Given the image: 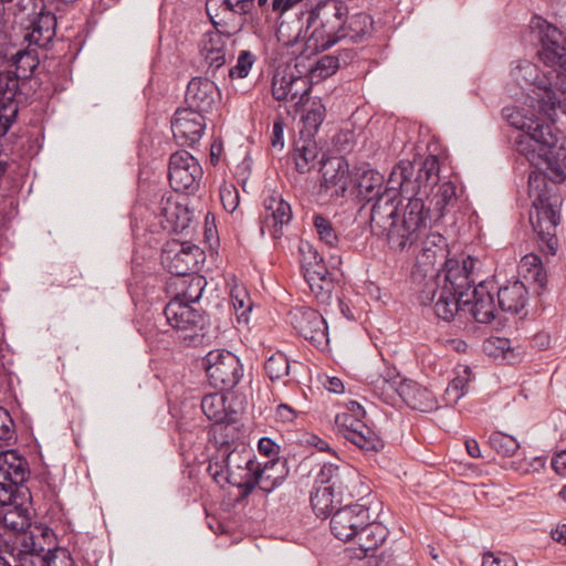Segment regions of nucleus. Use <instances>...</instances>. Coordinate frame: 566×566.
I'll use <instances>...</instances> for the list:
<instances>
[{
	"label": "nucleus",
	"instance_id": "nucleus-46",
	"mask_svg": "<svg viewBox=\"0 0 566 566\" xmlns=\"http://www.w3.org/2000/svg\"><path fill=\"white\" fill-rule=\"evenodd\" d=\"M255 486H259L261 491L264 493H270L280 484L274 483V481H271L268 474V470H262L260 468V464H255V469L252 470V474L248 478L243 489L241 490V495L243 497L249 496Z\"/></svg>",
	"mask_w": 566,
	"mask_h": 566
},
{
	"label": "nucleus",
	"instance_id": "nucleus-44",
	"mask_svg": "<svg viewBox=\"0 0 566 566\" xmlns=\"http://www.w3.org/2000/svg\"><path fill=\"white\" fill-rule=\"evenodd\" d=\"M470 373V368L465 366L461 371H458L457 376L449 382L443 395V400L447 405L457 403L468 392Z\"/></svg>",
	"mask_w": 566,
	"mask_h": 566
},
{
	"label": "nucleus",
	"instance_id": "nucleus-15",
	"mask_svg": "<svg viewBox=\"0 0 566 566\" xmlns=\"http://www.w3.org/2000/svg\"><path fill=\"white\" fill-rule=\"evenodd\" d=\"M202 168L198 160L188 151H176L170 156L168 179L176 192L193 193L199 188Z\"/></svg>",
	"mask_w": 566,
	"mask_h": 566
},
{
	"label": "nucleus",
	"instance_id": "nucleus-39",
	"mask_svg": "<svg viewBox=\"0 0 566 566\" xmlns=\"http://www.w3.org/2000/svg\"><path fill=\"white\" fill-rule=\"evenodd\" d=\"M248 11L237 10V6L232 3L230 8H226L223 12L212 21L213 30L222 33V35L231 39L242 28V14Z\"/></svg>",
	"mask_w": 566,
	"mask_h": 566
},
{
	"label": "nucleus",
	"instance_id": "nucleus-26",
	"mask_svg": "<svg viewBox=\"0 0 566 566\" xmlns=\"http://www.w3.org/2000/svg\"><path fill=\"white\" fill-rule=\"evenodd\" d=\"M399 400L421 412H429L437 408V400L432 391L411 379L403 378L400 385Z\"/></svg>",
	"mask_w": 566,
	"mask_h": 566
},
{
	"label": "nucleus",
	"instance_id": "nucleus-62",
	"mask_svg": "<svg viewBox=\"0 0 566 566\" xmlns=\"http://www.w3.org/2000/svg\"><path fill=\"white\" fill-rule=\"evenodd\" d=\"M259 452L269 458L273 457V459L279 458L277 454L280 452V446L276 444L271 438L263 437L258 442Z\"/></svg>",
	"mask_w": 566,
	"mask_h": 566
},
{
	"label": "nucleus",
	"instance_id": "nucleus-24",
	"mask_svg": "<svg viewBox=\"0 0 566 566\" xmlns=\"http://www.w3.org/2000/svg\"><path fill=\"white\" fill-rule=\"evenodd\" d=\"M337 462L324 463L315 478V482L319 486L337 490V495L342 496L354 472L347 463L342 462L339 459H337Z\"/></svg>",
	"mask_w": 566,
	"mask_h": 566
},
{
	"label": "nucleus",
	"instance_id": "nucleus-64",
	"mask_svg": "<svg viewBox=\"0 0 566 566\" xmlns=\"http://www.w3.org/2000/svg\"><path fill=\"white\" fill-rule=\"evenodd\" d=\"M275 416H276V419L282 422H292L296 417V412L289 405L281 403L276 408Z\"/></svg>",
	"mask_w": 566,
	"mask_h": 566
},
{
	"label": "nucleus",
	"instance_id": "nucleus-52",
	"mask_svg": "<svg viewBox=\"0 0 566 566\" xmlns=\"http://www.w3.org/2000/svg\"><path fill=\"white\" fill-rule=\"evenodd\" d=\"M289 90L291 91L290 102L294 103L295 106H300L308 99L311 91L310 82L306 77L295 75L291 72Z\"/></svg>",
	"mask_w": 566,
	"mask_h": 566
},
{
	"label": "nucleus",
	"instance_id": "nucleus-33",
	"mask_svg": "<svg viewBox=\"0 0 566 566\" xmlns=\"http://www.w3.org/2000/svg\"><path fill=\"white\" fill-rule=\"evenodd\" d=\"M0 472H2L6 478H11V480L20 484H24L30 474L28 461L25 458L20 455L15 450H2L1 448Z\"/></svg>",
	"mask_w": 566,
	"mask_h": 566
},
{
	"label": "nucleus",
	"instance_id": "nucleus-4",
	"mask_svg": "<svg viewBox=\"0 0 566 566\" xmlns=\"http://www.w3.org/2000/svg\"><path fill=\"white\" fill-rule=\"evenodd\" d=\"M348 7L339 0L318 2L306 14L305 29L300 28L297 38L306 40L307 46L325 51L344 40V18Z\"/></svg>",
	"mask_w": 566,
	"mask_h": 566
},
{
	"label": "nucleus",
	"instance_id": "nucleus-36",
	"mask_svg": "<svg viewBox=\"0 0 566 566\" xmlns=\"http://www.w3.org/2000/svg\"><path fill=\"white\" fill-rule=\"evenodd\" d=\"M344 39L352 42H359L370 35L374 29V20L366 12H357L344 18Z\"/></svg>",
	"mask_w": 566,
	"mask_h": 566
},
{
	"label": "nucleus",
	"instance_id": "nucleus-37",
	"mask_svg": "<svg viewBox=\"0 0 566 566\" xmlns=\"http://www.w3.org/2000/svg\"><path fill=\"white\" fill-rule=\"evenodd\" d=\"M455 201V186L451 181H446L438 186L430 200V207L424 205V209L430 210L431 220H439L444 216L447 208L453 206Z\"/></svg>",
	"mask_w": 566,
	"mask_h": 566
},
{
	"label": "nucleus",
	"instance_id": "nucleus-59",
	"mask_svg": "<svg viewBox=\"0 0 566 566\" xmlns=\"http://www.w3.org/2000/svg\"><path fill=\"white\" fill-rule=\"evenodd\" d=\"M232 3L231 0H207L206 11L210 21H214V19H217L226 8H230Z\"/></svg>",
	"mask_w": 566,
	"mask_h": 566
},
{
	"label": "nucleus",
	"instance_id": "nucleus-58",
	"mask_svg": "<svg viewBox=\"0 0 566 566\" xmlns=\"http://www.w3.org/2000/svg\"><path fill=\"white\" fill-rule=\"evenodd\" d=\"M339 67V59L335 55H324L318 59L316 63V70L319 71V75L327 77L334 74Z\"/></svg>",
	"mask_w": 566,
	"mask_h": 566
},
{
	"label": "nucleus",
	"instance_id": "nucleus-5",
	"mask_svg": "<svg viewBox=\"0 0 566 566\" xmlns=\"http://www.w3.org/2000/svg\"><path fill=\"white\" fill-rule=\"evenodd\" d=\"M11 66L14 72H0V136H4L13 123L18 106L15 95L19 88V78H29L39 65L35 50H19L11 56Z\"/></svg>",
	"mask_w": 566,
	"mask_h": 566
},
{
	"label": "nucleus",
	"instance_id": "nucleus-53",
	"mask_svg": "<svg viewBox=\"0 0 566 566\" xmlns=\"http://www.w3.org/2000/svg\"><path fill=\"white\" fill-rule=\"evenodd\" d=\"M555 109H559L566 115V86L564 80H560V83L557 84L553 92L546 95V99L541 106V111L547 114Z\"/></svg>",
	"mask_w": 566,
	"mask_h": 566
},
{
	"label": "nucleus",
	"instance_id": "nucleus-19",
	"mask_svg": "<svg viewBox=\"0 0 566 566\" xmlns=\"http://www.w3.org/2000/svg\"><path fill=\"white\" fill-rule=\"evenodd\" d=\"M511 77L522 88L532 90L537 96L539 107L544 104L546 95H549L559 83L541 73L537 65L528 60L517 61L511 70Z\"/></svg>",
	"mask_w": 566,
	"mask_h": 566
},
{
	"label": "nucleus",
	"instance_id": "nucleus-45",
	"mask_svg": "<svg viewBox=\"0 0 566 566\" xmlns=\"http://www.w3.org/2000/svg\"><path fill=\"white\" fill-rule=\"evenodd\" d=\"M27 488L0 472V509L10 506L25 497Z\"/></svg>",
	"mask_w": 566,
	"mask_h": 566
},
{
	"label": "nucleus",
	"instance_id": "nucleus-57",
	"mask_svg": "<svg viewBox=\"0 0 566 566\" xmlns=\"http://www.w3.org/2000/svg\"><path fill=\"white\" fill-rule=\"evenodd\" d=\"M545 463L546 459L544 457H534L530 460L524 459L522 461L514 462L513 468L522 474H528L539 472L545 467Z\"/></svg>",
	"mask_w": 566,
	"mask_h": 566
},
{
	"label": "nucleus",
	"instance_id": "nucleus-61",
	"mask_svg": "<svg viewBox=\"0 0 566 566\" xmlns=\"http://www.w3.org/2000/svg\"><path fill=\"white\" fill-rule=\"evenodd\" d=\"M284 122L282 118H276L273 123L271 145L273 148L282 150L284 147Z\"/></svg>",
	"mask_w": 566,
	"mask_h": 566
},
{
	"label": "nucleus",
	"instance_id": "nucleus-1",
	"mask_svg": "<svg viewBox=\"0 0 566 566\" xmlns=\"http://www.w3.org/2000/svg\"><path fill=\"white\" fill-rule=\"evenodd\" d=\"M474 264L475 259L470 255L447 259L443 268L426 280L419 293L421 304H433L436 315L446 322L458 312L468 311L478 323H491L496 311L492 293L495 287L492 282L481 281L470 297Z\"/></svg>",
	"mask_w": 566,
	"mask_h": 566
},
{
	"label": "nucleus",
	"instance_id": "nucleus-18",
	"mask_svg": "<svg viewBox=\"0 0 566 566\" xmlns=\"http://www.w3.org/2000/svg\"><path fill=\"white\" fill-rule=\"evenodd\" d=\"M369 509L361 503L345 505L336 510L331 518L332 534L343 542H348L358 535L368 524Z\"/></svg>",
	"mask_w": 566,
	"mask_h": 566
},
{
	"label": "nucleus",
	"instance_id": "nucleus-42",
	"mask_svg": "<svg viewBox=\"0 0 566 566\" xmlns=\"http://www.w3.org/2000/svg\"><path fill=\"white\" fill-rule=\"evenodd\" d=\"M44 10L43 0H14L8 8V14L21 15V22L28 21L34 24Z\"/></svg>",
	"mask_w": 566,
	"mask_h": 566
},
{
	"label": "nucleus",
	"instance_id": "nucleus-51",
	"mask_svg": "<svg viewBox=\"0 0 566 566\" xmlns=\"http://www.w3.org/2000/svg\"><path fill=\"white\" fill-rule=\"evenodd\" d=\"M255 60L256 57L251 51H241L238 55L237 63L231 67L226 66V77L229 76L231 80L245 78L254 65Z\"/></svg>",
	"mask_w": 566,
	"mask_h": 566
},
{
	"label": "nucleus",
	"instance_id": "nucleus-17",
	"mask_svg": "<svg viewBox=\"0 0 566 566\" xmlns=\"http://www.w3.org/2000/svg\"><path fill=\"white\" fill-rule=\"evenodd\" d=\"M221 92L209 77L196 76L190 80L185 94L186 108L208 116L218 109Z\"/></svg>",
	"mask_w": 566,
	"mask_h": 566
},
{
	"label": "nucleus",
	"instance_id": "nucleus-16",
	"mask_svg": "<svg viewBox=\"0 0 566 566\" xmlns=\"http://www.w3.org/2000/svg\"><path fill=\"white\" fill-rule=\"evenodd\" d=\"M365 416L339 412L335 417V424L344 438L365 451H379L384 441L364 421Z\"/></svg>",
	"mask_w": 566,
	"mask_h": 566
},
{
	"label": "nucleus",
	"instance_id": "nucleus-47",
	"mask_svg": "<svg viewBox=\"0 0 566 566\" xmlns=\"http://www.w3.org/2000/svg\"><path fill=\"white\" fill-rule=\"evenodd\" d=\"M264 369L272 381L281 380L290 374V360L284 353L276 352L265 360Z\"/></svg>",
	"mask_w": 566,
	"mask_h": 566
},
{
	"label": "nucleus",
	"instance_id": "nucleus-27",
	"mask_svg": "<svg viewBox=\"0 0 566 566\" xmlns=\"http://www.w3.org/2000/svg\"><path fill=\"white\" fill-rule=\"evenodd\" d=\"M388 536V530L381 523L371 522L370 513L368 514V524L361 528L356 536L358 543V558L367 557L375 552Z\"/></svg>",
	"mask_w": 566,
	"mask_h": 566
},
{
	"label": "nucleus",
	"instance_id": "nucleus-43",
	"mask_svg": "<svg viewBox=\"0 0 566 566\" xmlns=\"http://www.w3.org/2000/svg\"><path fill=\"white\" fill-rule=\"evenodd\" d=\"M209 434L211 437V441L216 444L217 451H219V449L231 450L234 446L243 444L235 441L237 432L232 422H219L217 424H212Z\"/></svg>",
	"mask_w": 566,
	"mask_h": 566
},
{
	"label": "nucleus",
	"instance_id": "nucleus-28",
	"mask_svg": "<svg viewBox=\"0 0 566 566\" xmlns=\"http://www.w3.org/2000/svg\"><path fill=\"white\" fill-rule=\"evenodd\" d=\"M527 303V290L521 281L497 289V305L503 312L517 314Z\"/></svg>",
	"mask_w": 566,
	"mask_h": 566
},
{
	"label": "nucleus",
	"instance_id": "nucleus-35",
	"mask_svg": "<svg viewBox=\"0 0 566 566\" xmlns=\"http://www.w3.org/2000/svg\"><path fill=\"white\" fill-rule=\"evenodd\" d=\"M319 150L315 140L311 137H301L294 148V163L300 174L311 171L318 163Z\"/></svg>",
	"mask_w": 566,
	"mask_h": 566
},
{
	"label": "nucleus",
	"instance_id": "nucleus-32",
	"mask_svg": "<svg viewBox=\"0 0 566 566\" xmlns=\"http://www.w3.org/2000/svg\"><path fill=\"white\" fill-rule=\"evenodd\" d=\"M12 507L3 512L0 509V524L14 534H17V543L27 534L31 527V517L29 510L22 505L21 502L11 504Z\"/></svg>",
	"mask_w": 566,
	"mask_h": 566
},
{
	"label": "nucleus",
	"instance_id": "nucleus-25",
	"mask_svg": "<svg viewBox=\"0 0 566 566\" xmlns=\"http://www.w3.org/2000/svg\"><path fill=\"white\" fill-rule=\"evenodd\" d=\"M428 211V218L426 220V228L421 232L419 239L411 247L406 250L412 249L416 251L420 247L421 258L424 264H434L438 258H444L446 251V239L438 232H428L429 224L431 222L430 210ZM405 251V249L402 250Z\"/></svg>",
	"mask_w": 566,
	"mask_h": 566
},
{
	"label": "nucleus",
	"instance_id": "nucleus-14",
	"mask_svg": "<svg viewBox=\"0 0 566 566\" xmlns=\"http://www.w3.org/2000/svg\"><path fill=\"white\" fill-rule=\"evenodd\" d=\"M20 545V560L27 562V556L41 558V566H51L56 558V554L61 553L66 556V549L54 545V533L48 526H35L33 531H29L22 535L18 542Z\"/></svg>",
	"mask_w": 566,
	"mask_h": 566
},
{
	"label": "nucleus",
	"instance_id": "nucleus-21",
	"mask_svg": "<svg viewBox=\"0 0 566 566\" xmlns=\"http://www.w3.org/2000/svg\"><path fill=\"white\" fill-rule=\"evenodd\" d=\"M158 218L163 229L174 233H184L191 222L189 209L175 200L172 195L161 197Z\"/></svg>",
	"mask_w": 566,
	"mask_h": 566
},
{
	"label": "nucleus",
	"instance_id": "nucleus-9",
	"mask_svg": "<svg viewBox=\"0 0 566 566\" xmlns=\"http://www.w3.org/2000/svg\"><path fill=\"white\" fill-rule=\"evenodd\" d=\"M531 28L533 32H536L541 44L539 60L554 69L558 78L566 77V36L564 33L541 18H534Z\"/></svg>",
	"mask_w": 566,
	"mask_h": 566
},
{
	"label": "nucleus",
	"instance_id": "nucleus-40",
	"mask_svg": "<svg viewBox=\"0 0 566 566\" xmlns=\"http://www.w3.org/2000/svg\"><path fill=\"white\" fill-rule=\"evenodd\" d=\"M326 108L321 101L311 102L310 106L302 115L303 128L301 129L302 137L313 138L317 133L319 126L324 122Z\"/></svg>",
	"mask_w": 566,
	"mask_h": 566
},
{
	"label": "nucleus",
	"instance_id": "nucleus-29",
	"mask_svg": "<svg viewBox=\"0 0 566 566\" xmlns=\"http://www.w3.org/2000/svg\"><path fill=\"white\" fill-rule=\"evenodd\" d=\"M201 410L212 424L234 421V411L227 406V397L221 390L205 395L201 399Z\"/></svg>",
	"mask_w": 566,
	"mask_h": 566
},
{
	"label": "nucleus",
	"instance_id": "nucleus-41",
	"mask_svg": "<svg viewBox=\"0 0 566 566\" xmlns=\"http://www.w3.org/2000/svg\"><path fill=\"white\" fill-rule=\"evenodd\" d=\"M335 497L339 501L337 490H331L325 486H318L311 494V505L318 517H327L333 514Z\"/></svg>",
	"mask_w": 566,
	"mask_h": 566
},
{
	"label": "nucleus",
	"instance_id": "nucleus-3",
	"mask_svg": "<svg viewBox=\"0 0 566 566\" xmlns=\"http://www.w3.org/2000/svg\"><path fill=\"white\" fill-rule=\"evenodd\" d=\"M557 136L553 132V143L543 145L536 143L534 158L525 157L533 166L545 163L551 174L532 170L528 175V195L532 198L534 212L530 222L541 242L542 250L555 254L558 248L556 228L560 222L563 199L557 191V184L566 180V146L557 147Z\"/></svg>",
	"mask_w": 566,
	"mask_h": 566
},
{
	"label": "nucleus",
	"instance_id": "nucleus-56",
	"mask_svg": "<svg viewBox=\"0 0 566 566\" xmlns=\"http://www.w3.org/2000/svg\"><path fill=\"white\" fill-rule=\"evenodd\" d=\"M262 470H268V474L271 481L276 484H282L289 474L286 460L281 458L270 459L266 461Z\"/></svg>",
	"mask_w": 566,
	"mask_h": 566
},
{
	"label": "nucleus",
	"instance_id": "nucleus-11",
	"mask_svg": "<svg viewBox=\"0 0 566 566\" xmlns=\"http://www.w3.org/2000/svg\"><path fill=\"white\" fill-rule=\"evenodd\" d=\"M209 384L221 391L233 389L243 376V366L237 355L226 349L210 350L202 358Z\"/></svg>",
	"mask_w": 566,
	"mask_h": 566
},
{
	"label": "nucleus",
	"instance_id": "nucleus-2",
	"mask_svg": "<svg viewBox=\"0 0 566 566\" xmlns=\"http://www.w3.org/2000/svg\"><path fill=\"white\" fill-rule=\"evenodd\" d=\"M384 176L374 169L364 170L358 178V195L374 201L370 211V229L386 239L391 250H403L415 244L426 228L428 211L420 198H409L400 209V188L397 184L384 185Z\"/></svg>",
	"mask_w": 566,
	"mask_h": 566
},
{
	"label": "nucleus",
	"instance_id": "nucleus-54",
	"mask_svg": "<svg viewBox=\"0 0 566 566\" xmlns=\"http://www.w3.org/2000/svg\"><path fill=\"white\" fill-rule=\"evenodd\" d=\"M290 78L291 72L277 70L272 80V95L276 101L290 102Z\"/></svg>",
	"mask_w": 566,
	"mask_h": 566
},
{
	"label": "nucleus",
	"instance_id": "nucleus-48",
	"mask_svg": "<svg viewBox=\"0 0 566 566\" xmlns=\"http://www.w3.org/2000/svg\"><path fill=\"white\" fill-rule=\"evenodd\" d=\"M313 224L322 243L328 248H335L338 245L339 238L329 219L322 214H314Z\"/></svg>",
	"mask_w": 566,
	"mask_h": 566
},
{
	"label": "nucleus",
	"instance_id": "nucleus-8",
	"mask_svg": "<svg viewBox=\"0 0 566 566\" xmlns=\"http://www.w3.org/2000/svg\"><path fill=\"white\" fill-rule=\"evenodd\" d=\"M506 122L522 130L515 138L516 151L524 157H535L532 146L536 143L549 145L553 143V125L534 115L530 116L528 111L518 106H506L502 111Z\"/></svg>",
	"mask_w": 566,
	"mask_h": 566
},
{
	"label": "nucleus",
	"instance_id": "nucleus-13",
	"mask_svg": "<svg viewBox=\"0 0 566 566\" xmlns=\"http://www.w3.org/2000/svg\"><path fill=\"white\" fill-rule=\"evenodd\" d=\"M293 328L314 347L325 350L328 347V326L323 315L311 307H294L289 313Z\"/></svg>",
	"mask_w": 566,
	"mask_h": 566
},
{
	"label": "nucleus",
	"instance_id": "nucleus-31",
	"mask_svg": "<svg viewBox=\"0 0 566 566\" xmlns=\"http://www.w3.org/2000/svg\"><path fill=\"white\" fill-rule=\"evenodd\" d=\"M403 378L395 368H388L373 381V390L384 402L396 405Z\"/></svg>",
	"mask_w": 566,
	"mask_h": 566
},
{
	"label": "nucleus",
	"instance_id": "nucleus-7",
	"mask_svg": "<svg viewBox=\"0 0 566 566\" xmlns=\"http://www.w3.org/2000/svg\"><path fill=\"white\" fill-rule=\"evenodd\" d=\"M440 165L434 155L427 156L415 176V166L409 160H401L390 174V182L397 184L401 197L420 198L424 203L429 190L439 181Z\"/></svg>",
	"mask_w": 566,
	"mask_h": 566
},
{
	"label": "nucleus",
	"instance_id": "nucleus-20",
	"mask_svg": "<svg viewBox=\"0 0 566 566\" xmlns=\"http://www.w3.org/2000/svg\"><path fill=\"white\" fill-rule=\"evenodd\" d=\"M207 116L186 107L178 108L171 120L174 138L181 146L193 147L206 129Z\"/></svg>",
	"mask_w": 566,
	"mask_h": 566
},
{
	"label": "nucleus",
	"instance_id": "nucleus-10",
	"mask_svg": "<svg viewBox=\"0 0 566 566\" xmlns=\"http://www.w3.org/2000/svg\"><path fill=\"white\" fill-rule=\"evenodd\" d=\"M166 322L188 346H197L205 337V317L191 305L172 298L164 308Z\"/></svg>",
	"mask_w": 566,
	"mask_h": 566
},
{
	"label": "nucleus",
	"instance_id": "nucleus-55",
	"mask_svg": "<svg viewBox=\"0 0 566 566\" xmlns=\"http://www.w3.org/2000/svg\"><path fill=\"white\" fill-rule=\"evenodd\" d=\"M231 301L239 322L248 323L252 302L244 290L235 289L231 293Z\"/></svg>",
	"mask_w": 566,
	"mask_h": 566
},
{
	"label": "nucleus",
	"instance_id": "nucleus-23",
	"mask_svg": "<svg viewBox=\"0 0 566 566\" xmlns=\"http://www.w3.org/2000/svg\"><path fill=\"white\" fill-rule=\"evenodd\" d=\"M349 185V166L343 158H335L324 164L321 189L331 198L344 197Z\"/></svg>",
	"mask_w": 566,
	"mask_h": 566
},
{
	"label": "nucleus",
	"instance_id": "nucleus-34",
	"mask_svg": "<svg viewBox=\"0 0 566 566\" xmlns=\"http://www.w3.org/2000/svg\"><path fill=\"white\" fill-rule=\"evenodd\" d=\"M176 245L179 248L178 251L175 252L174 256L170 258V252H167L165 256L166 260L170 259L168 264L169 271L174 273L177 277L190 276L189 273L192 272L197 264V259L193 252H198L199 249L193 247H185L184 244Z\"/></svg>",
	"mask_w": 566,
	"mask_h": 566
},
{
	"label": "nucleus",
	"instance_id": "nucleus-63",
	"mask_svg": "<svg viewBox=\"0 0 566 566\" xmlns=\"http://www.w3.org/2000/svg\"><path fill=\"white\" fill-rule=\"evenodd\" d=\"M300 252L302 254L301 264L302 270H304V263L310 261L311 263L319 262L323 258L318 254V252L310 244L304 243L300 247Z\"/></svg>",
	"mask_w": 566,
	"mask_h": 566
},
{
	"label": "nucleus",
	"instance_id": "nucleus-50",
	"mask_svg": "<svg viewBox=\"0 0 566 566\" xmlns=\"http://www.w3.org/2000/svg\"><path fill=\"white\" fill-rule=\"evenodd\" d=\"M520 271L523 273L525 279L533 280L538 283L539 286H544L546 274L543 270L542 261L537 255L527 254L523 256L520 264Z\"/></svg>",
	"mask_w": 566,
	"mask_h": 566
},
{
	"label": "nucleus",
	"instance_id": "nucleus-6",
	"mask_svg": "<svg viewBox=\"0 0 566 566\" xmlns=\"http://www.w3.org/2000/svg\"><path fill=\"white\" fill-rule=\"evenodd\" d=\"M255 464L252 450L242 444L231 450L219 449L209 460L207 471L221 488L231 484L241 491Z\"/></svg>",
	"mask_w": 566,
	"mask_h": 566
},
{
	"label": "nucleus",
	"instance_id": "nucleus-22",
	"mask_svg": "<svg viewBox=\"0 0 566 566\" xmlns=\"http://www.w3.org/2000/svg\"><path fill=\"white\" fill-rule=\"evenodd\" d=\"M265 221L261 226V234L266 230L273 239L283 235L282 227L292 219V208L280 195H272L264 200Z\"/></svg>",
	"mask_w": 566,
	"mask_h": 566
},
{
	"label": "nucleus",
	"instance_id": "nucleus-12",
	"mask_svg": "<svg viewBox=\"0 0 566 566\" xmlns=\"http://www.w3.org/2000/svg\"><path fill=\"white\" fill-rule=\"evenodd\" d=\"M231 39L217 31H206L198 44L201 67L212 78H226V65L233 53L228 43Z\"/></svg>",
	"mask_w": 566,
	"mask_h": 566
},
{
	"label": "nucleus",
	"instance_id": "nucleus-49",
	"mask_svg": "<svg viewBox=\"0 0 566 566\" xmlns=\"http://www.w3.org/2000/svg\"><path fill=\"white\" fill-rule=\"evenodd\" d=\"M492 449L503 457H513L520 449V442L513 436L494 431L489 437Z\"/></svg>",
	"mask_w": 566,
	"mask_h": 566
},
{
	"label": "nucleus",
	"instance_id": "nucleus-30",
	"mask_svg": "<svg viewBox=\"0 0 566 566\" xmlns=\"http://www.w3.org/2000/svg\"><path fill=\"white\" fill-rule=\"evenodd\" d=\"M303 274L311 291L317 297H322L323 300L329 297L333 284L328 279L329 273L323 260L314 263L310 261L305 262Z\"/></svg>",
	"mask_w": 566,
	"mask_h": 566
},
{
	"label": "nucleus",
	"instance_id": "nucleus-60",
	"mask_svg": "<svg viewBox=\"0 0 566 566\" xmlns=\"http://www.w3.org/2000/svg\"><path fill=\"white\" fill-rule=\"evenodd\" d=\"M13 421L9 412L0 408V441H6L12 437Z\"/></svg>",
	"mask_w": 566,
	"mask_h": 566
},
{
	"label": "nucleus",
	"instance_id": "nucleus-38",
	"mask_svg": "<svg viewBox=\"0 0 566 566\" xmlns=\"http://www.w3.org/2000/svg\"><path fill=\"white\" fill-rule=\"evenodd\" d=\"M174 284L178 287V293L174 298L191 305L201 298L207 282L203 276L190 275L176 279Z\"/></svg>",
	"mask_w": 566,
	"mask_h": 566
}]
</instances>
